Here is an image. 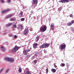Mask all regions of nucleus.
<instances>
[{
	"mask_svg": "<svg viewBox=\"0 0 74 74\" xmlns=\"http://www.w3.org/2000/svg\"><path fill=\"white\" fill-rule=\"evenodd\" d=\"M8 3H10V2H11V0H8Z\"/></svg>",
	"mask_w": 74,
	"mask_h": 74,
	"instance_id": "79ce46f5",
	"label": "nucleus"
},
{
	"mask_svg": "<svg viewBox=\"0 0 74 74\" xmlns=\"http://www.w3.org/2000/svg\"><path fill=\"white\" fill-rule=\"evenodd\" d=\"M52 30H54V28L53 27H51Z\"/></svg>",
	"mask_w": 74,
	"mask_h": 74,
	"instance_id": "37998d69",
	"label": "nucleus"
},
{
	"mask_svg": "<svg viewBox=\"0 0 74 74\" xmlns=\"http://www.w3.org/2000/svg\"><path fill=\"white\" fill-rule=\"evenodd\" d=\"M49 45H50V44L49 43H44L42 45H40L39 48L41 49L46 48H48Z\"/></svg>",
	"mask_w": 74,
	"mask_h": 74,
	"instance_id": "f257e3e1",
	"label": "nucleus"
},
{
	"mask_svg": "<svg viewBox=\"0 0 74 74\" xmlns=\"http://www.w3.org/2000/svg\"><path fill=\"white\" fill-rule=\"evenodd\" d=\"M70 17H71V18H73V14H71L70 15Z\"/></svg>",
	"mask_w": 74,
	"mask_h": 74,
	"instance_id": "2f4dec72",
	"label": "nucleus"
},
{
	"mask_svg": "<svg viewBox=\"0 0 74 74\" xmlns=\"http://www.w3.org/2000/svg\"><path fill=\"white\" fill-rule=\"evenodd\" d=\"M73 23H74V21L73 20L72 21L68 23H67V25L68 26H70L71 25H72V24H73Z\"/></svg>",
	"mask_w": 74,
	"mask_h": 74,
	"instance_id": "9d476101",
	"label": "nucleus"
},
{
	"mask_svg": "<svg viewBox=\"0 0 74 74\" xmlns=\"http://www.w3.org/2000/svg\"><path fill=\"white\" fill-rule=\"evenodd\" d=\"M14 28H16V24H14L13 25V29H14Z\"/></svg>",
	"mask_w": 74,
	"mask_h": 74,
	"instance_id": "a878e982",
	"label": "nucleus"
},
{
	"mask_svg": "<svg viewBox=\"0 0 74 74\" xmlns=\"http://www.w3.org/2000/svg\"><path fill=\"white\" fill-rule=\"evenodd\" d=\"M62 8H58V10H60V11H61V10H62Z\"/></svg>",
	"mask_w": 74,
	"mask_h": 74,
	"instance_id": "4c0bfd02",
	"label": "nucleus"
},
{
	"mask_svg": "<svg viewBox=\"0 0 74 74\" xmlns=\"http://www.w3.org/2000/svg\"><path fill=\"white\" fill-rule=\"evenodd\" d=\"M66 45L64 44L62 45L61 46V49L62 50H63V49H65V48H66Z\"/></svg>",
	"mask_w": 74,
	"mask_h": 74,
	"instance_id": "9b49d317",
	"label": "nucleus"
},
{
	"mask_svg": "<svg viewBox=\"0 0 74 74\" xmlns=\"http://www.w3.org/2000/svg\"><path fill=\"white\" fill-rule=\"evenodd\" d=\"M30 57V55H27L25 56V59H26V60H28V59H29Z\"/></svg>",
	"mask_w": 74,
	"mask_h": 74,
	"instance_id": "dca6fc26",
	"label": "nucleus"
},
{
	"mask_svg": "<svg viewBox=\"0 0 74 74\" xmlns=\"http://www.w3.org/2000/svg\"><path fill=\"white\" fill-rule=\"evenodd\" d=\"M37 62V61L36 60H35L33 62V64L34 65H35V64H36Z\"/></svg>",
	"mask_w": 74,
	"mask_h": 74,
	"instance_id": "6ab92c4d",
	"label": "nucleus"
},
{
	"mask_svg": "<svg viewBox=\"0 0 74 74\" xmlns=\"http://www.w3.org/2000/svg\"><path fill=\"white\" fill-rule=\"evenodd\" d=\"M62 67H64V66H65V64L64 63H62Z\"/></svg>",
	"mask_w": 74,
	"mask_h": 74,
	"instance_id": "7c9ffc66",
	"label": "nucleus"
},
{
	"mask_svg": "<svg viewBox=\"0 0 74 74\" xmlns=\"http://www.w3.org/2000/svg\"><path fill=\"white\" fill-rule=\"evenodd\" d=\"M32 15V14H30V15Z\"/></svg>",
	"mask_w": 74,
	"mask_h": 74,
	"instance_id": "de8ad7c7",
	"label": "nucleus"
},
{
	"mask_svg": "<svg viewBox=\"0 0 74 74\" xmlns=\"http://www.w3.org/2000/svg\"><path fill=\"white\" fill-rule=\"evenodd\" d=\"M1 3H4V0H1Z\"/></svg>",
	"mask_w": 74,
	"mask_h": 74,
	"instance_id": "a19ab883",
	"label": "nucleus"
},
{
	"mask_svg": "<svg viewBox=\"0 0 74 74\" xmlns=\"http://www.w3.org/2000/svg\"><path fill=\"white\" fill-rule=\"evenodd\" d=\"M14 37L15 38H17V36H16V35H15L14 36Z\"/></svg>",
	"mask_w": 74,
	"mask_h": 74,
	"instance_id": "f704fd0d",
	"label": "nucleus"
},
{
	"mask_svg": "<svg viewBox=\"0 0 74 74\" xmlns=\"http://www.w3.org/2000/svg\"><path fill=\"white\" fill-rule=\"evenodd\" d=\"M66 66H69V64L68 63H66Z\"/></svg>",
	"mask_w": 74,
	"mask_h": 74,
	"instance_id": "c03bdc74",
	"label": "nucleus"
},
{
	"mask_svg": "<svg viewBox=\"0 0 74 74\" xmlns=\"http://www.w3.org/2000/svg\"><path fill=\"white\" fill-rule=\"evenodd\" d=\"M26 73L27 74H31V73H30V72L29 71H27Z\"/></svg>",
	"mask_w": 74,
	"mask_h": 74,
	"instance_id": "c756f323",
	"label": "nucleus"
},
{
	"mask_svg": "<svg viewBox=\"0 0 74 74\" xmlns=\"http://www.w3.org/2000/svg\"><path fill=\"white\" fill-rule=\"evenodd\" d=\"M37 45H38V44L37 43H35L34 44H33V47L34 48H35V49L37 47Z\"/></svg>",
	"mask_w": 74,
	"mask_h": 74,
	"instance_id": "2eb2a0df",
	"label": "nucleus"
},
{
	"mask_svg": "<svg viewBox=\"0 0 74 74\" xmlns=\"http://www.w3.org/2000/svg\"><path fill=\"white\" fill-rule=\"evenodd\" d=\"M33 13H34V12L33 11H32L31 12V14H33Z\"/></svg>",
	"mask_w": 74,
	"mask_h": 74,
	"instance_id": "e433bc0d",
	"label": "nucleus"
},
{
	"mask_svg": "<svg viewBox=\"0 0 74 74\" xmlns=\"http://www.w3.org/2000/svg\"><path fill=\"white\" fill-rule=\"evenodd\" d=\"M51 27H55V25L53 23H51Z\"/></svg>",
	"mask_w": 74,
	"mask_h": 74,
	"instance_id": "bb28decb",
	"label": "nucleus"
},
{
	"mask_svg": "<svg viewBox=\"0 0 74 74\" xmlns=\"http://www.w3.org/2000/svg\"><path fill=\"white\" fill-rule=\"evenodd\" d=\"M29 18H30V17H31V16H30V15H29Z\"/></svg>",
	"mask_w": 74,
	"mask_h": 74,
	"instance_id": "a18cd8bd",
	"label": "nucleus"
},
{
	"mask_svg": "<svg viewBox=\"0 0 74 74\" xmlns=\"http://www.w3.org/2000/svg\"><path fill=\"white\" fill-rule=\"evenodd\" d=\"M23 49L24 51H25V50H25V46H23Z\"/></svg>",
	"mask_w": 74,
	"mask_h": 74,
	"instance_id": "58836bf2",
	"label": "nucleus"
},
{
	"mask_svg": "<svg viewBox=\"0 0 74 74\" xmlns=\"http://www.w3.org/2000/svg\"><path fill=\"white\" fill-rule=\"evenodd\" d=\"M18 27L20 29H23V26L22 24L19 25H18Z\"/></svg>",
	"mask_w": 74,
	"mask_h": 74,
	"instance_id": "f8f14e48",
	"label": "nucleus"
},
{
	"mask_svg": "<svg viewBox=\"0 0 74 74\" xmlns=\"http://www.w3.org/2000/svg\"><path fill=\"white\" fill-rule=\"evenodd\" d=\"M19 48L18 47L16 46L15 47L14 49L12 50V52H16V51H18V49H19Z\"/></svg>",
	"mask_w": 74,
	"mask_h": 74,
	"instance_id": "20e7f679",
	"label": "nucleus"
},
{
	"mask_svg": "<svg viewBox=\"0 0 74 74\" xmlns=\"http://www.w3.org/2000/svg\"><path fill=\"white\" fill-rule=\"evenodd\" d=\"M28 33H29V29L27 28L25 29L24 31V33L25 35V36H26V35H27V34H28Z\"/></svg>",
	"mask_w": 74,
	"mask_h": 74,
	"instance_id": "0eeeda50",
	"label": "nucleus"
},
{
	"mask_svg": "<svg viewBox=\"0 0 74 74\" xmlns=\"http://www.w3.org/2000/svg\"><path fill=\"white\" fill-rule=\"evenodd\" d=\"M10 36H13V35H10Z\"/></svg>",
	"mask_w": 74,
	"mask_h": 74,
	"instance_id": "49530a36",
	"label": "nucleus"
},
{
	"mask_svg": "<svg viewBox=\"0 0 74 74\" xmlns=\"http://www.w3.org/2000/svg\"><path fill=\"white\" fill-rule=\"evenodd\" d=\"M51 71H52L53 73H55L56 70V69H51Z\"/></svg>",
	"mask_w": 74,
	"mask_h": 74,
	"instance_id": "412c9836",
	"label": "nucleus"
},
{
	"mask_svg": "<svg viewBox=\"0 0 74 74\" xmlns=\"http://www.w3.org/2000/svg\"><path fill=\"white\" fill-rule=\"evenodd\" d=\"M47 30V26L44 25L42 27H41L40 29V31L42 32H44Z\"/></svg>",
	"mask_w": 74,
	"mask_h": 74,
	"instance_id": "f03ea898",
	"label": "nucleus"
},
{
	"mask_svg": "<svg viewBox=\"0 0 74 74\" xmlns=\"http://www.w3.org/2000/svg\"><path fill=\"white\" fill-rule=\"evenodd\" d=\"M0 48L2 50V51L3 52H4V51H5V48L3 46H1V47H0Z\"/></svg>",
	"mask_w": 74,
	"mask_h": 74,
	"instance_id": "f3484780",
	"label": "nucleus"
},
{
	"mask_svg": "<svg viewBox=\"0 0 74 74\" xmlns=\"http://www.w3.org/2000/svg\"><path fill=\"white\" fill-rule=\"evenodd\" d=\"M10 21H16V19H14L13 18H11L10 19Z\"/></svg>",
	"mask_w": 74,
	"mask_h": 74,
	"instance_id": "b1692460",
	"label": "nucleus"
},
{
	"mask_svg": "<svg viewBox=\"0 0 74 74\" xmlns=\"http://www.w3.org/2000/svg\"><path fill=\"white\" fill-rule=\"evenodd\" d=\"M3 69H0V73H1V72H2V71H3Z\"/></svg>",
	"mask_w": 74,
	"mask_h": 74,
	"instance_id": "473e14b6",
	"label": "nucleus"
},
{
	"mask_svg": "<svg viewBox=\"0 0 74 74\" xmlns=\"http://www.w3.org/2000/svg\"><path fill=\"white\" fill-rule=\"evenodd\" d=\"M8 71H9V69H8V70H7L6 71V73H7V72H8Z\"/></svg>",
	"mask_w": 74,
	"mask_h": 74,
	"instance_id": "ea45409f",
	"label": "nucleus"
},
{
	"mask_svg": "<svg viewBox=\"0 0 74 74\" xmlns=\"http://www.w3.org/2000/svg\"><path fill=\"white\" fill-rule=\"evenodd\" d=\"M59 2L62 3H69V0H61Z\"/></svg>",
	"mask_w": 74,
	"mask_h": 74,
	"instance_id": "6e6552de",
	"label": "nucleus"
},
{
	"mask_svg": "<svg viewBox=\"0 0 74 74\" xmlns=\"http://www.w3.org/2000/svg\"><path fill=\"white\" fill-rule=\"evenodd\" d=\"M44 53H47V51L45 50H44Z\"/></svg>",
	"mask_w": 74,
	"mask_h": 74,
	"instance_id": "72a5a7b5",
	"label": "nucleus"
},
{
	"mask_svg": "<svg viewBox=\"0 0 74 74\" xmlns=\"http://www.w3.org/2000/svg\"><path fill=\"white\" fill-rule=\"evenodd\" d=\"M21 21H25V18H21Z\"/></svg>",
	"mask_w": 74,
	"mask_h": 74,
	"instance_id": "c85d7f7f",
	"label": "nucleus"
},
{
	"mask_svg": "<svg viewBox=\"0 0 74 74\" xmlns=\"http://www.w3.org/2000/svg\"><path fill=\"white\" fill-rule=\"evenodd\" d=\"M54 66L55 67V68H56V67H57V66L56 65V64H54Z\"/></svg>",
	"mask_w": 74,
	"mask_h": 74,
	"instance_id": "c9c22d12",
	"label": "nucleus"
},
{
	"mask_svg": "<svg viewBox=\"0 0 74 74\" xmlns=\"http://www.w3.org/2000/svg\"><path fill=\"white\" fill-rule=\"evenodd\" d=\"M38 54H39V53L38 52H36L34 54V56L32 57L33 59L34 58H36L37 57L38 55Z\"/></svg>",
	"mask_w": 74,
	"mask_h": 74,
	"instance_id": "1a4fd4ad",
	"label": "nucleus"
},
{
	"mask_svg": "<svg viewBox=\"0 0 74 74\" xmlns=\"http://www.w3.org/2000/svg\"><path fill=\"white\" fill-rule=\"evenodd\" d=\"M5 60H7L8 62H14L15 60L14 58H5Z\"/></svg>",
	"mask_w": 74,
	"mask_h": 74,
	"instance_id": "7ed1b4c3",
	"label": "nucleus"
},
{
	"mask_svg": "<svg viewBox=\"0 0 74 74\" xmlns=\"http://www.w3.org/2000/svg\"><path fill=\"white\" fill-rule=\"evenodd\" d=\"M23 16V12H21L19 14H18V17L19 18H21V17H22Z\"/></svg>",
	"mask_w": 74,
	"mask_h": 74,
	"instance_id": "ddd939ff",
	"label": "nucleus"
},
{
	"mask_svg": "<svg viewBox=\"0 0 74 74\" xmlns=\"http://www.w3.org/2000/svg\"><path fill=\"white\" fill-rule=\"evenodd\" d=\"M10 10H11L10 9H7L6 10H3L1 12V13L2 14H5V13H6V12H8V11H9Z\"/></svg>",
	"mask_w": 74,
	"mask_h": 74,
	"instance_id": "39448f33",
	"label": "nucleus"
},
{
	"mask_svg": "<svg viewBox=\"0 0 74 74\" xmlns=\"http://www.w3.org/2000/svg\"><path fill=\"white\" fill-rule=\"evenodd\" d=\"M12 16V14H10L8 15V16H7L6 17V18H10V17H11Z\"/></svg>",
	"mask_w": 74,
	"mask_h": 74,
	"instance_id": "a211bd4d",
	"label": "nucleus"
},
{
	"mask_svg": "<svg viewBox=\"0 0 74 74\" xmlns=\"http://www.w3.org/2000/svg\"><path fill=\"white\" fill-rule=\"evenodd\" d=\"M12 23H9L8 24L6 25L7 27H8V26H11V25H12Z\"/></svg>",
	"mask_w": 74,
	"mask_h": 74,
	"instance_id": "5701e85b",
	"label": "nucleus"
},
{
	"mask_svg": "<svg viewBox=\"0 0 74 74\" xmlns=\"http://www.w3.org/2000/svg\"><path fill=\"white\" fill-rule=\"evenodd\" d=\"M48 69L47 68L46 69V74H48Z\"/></svg>",
	"mask_w": 74,
	"mask_h": 74,
	"instance_id": "cd10ccee",
	"label": "nucleus"
},
{
	"mask_svg": "<svg viewBox=\"0 0 74 74\" xmlns=\"http://www.w3.org/2000/svg\"><path fill=\"white\" fill-rule=\"evenodd\" d=\"M30 51L29 49L24 50L23 51V54H24V55H28V53L27 52H29Z\"/></svg>",
	"mask_w": 74,
	"mask_h": 74,
	"instance_id": "423d86ee",
	"label": "nucleus"
},
{
	"mask_svg": "<svg viewBox=\"0 0 74 74\" xmlns=\"http://www.w3.org/2000/svg\"><path fill=\"white\" fill-rule=\"evenodd\" d=\"M18 71L20 72V73H21L22 72V68L21 67H20L18 69Z\"/></svg>",
	"mask_w": 74,
	"mask_h": 74,
	"instance_id": "393cba45",
	"label": "nucleus"
},
{
	"mask_svg": "<svg viewBox=\"0 0 74 74\" xmlns=\"http://www.w3.org/2000/svg\"><path fill=\"white\" fill-rule=\"evenodd\" d=\"M38 3V1L37 0H33V4H37Z\"/></svg>",
	"mask_w": 74,
	"mask_h": 74,
	"instance_id": "4468645a",
	"label": "nucleus"
},
{
	"mask_svg": "<svg viewBox=\"0 0 74 74\" xmlns=\"http://www.w3.org/2000/svg\"><path fill=\"white\" fill-rule=\"evenodd\" d=\"M39 39H40V36H37L36 38V41H38Z\"/></svg>",
	"mask_w": 74,
	"mask_h": 74,
	"instance_id": "aec40b11",
	"label": "nucleus"
},
{
	"mask_svg": "<svg viewBox=\"0 0 74 74\" xmlns=\"http://www.w3.org/2000/svg\"><path fill=\"white\" fill-rule=\"evenodd\" d=\"M36 4L33 3L32 5V8H35V7H36Z\"/></svg>",
	"mask_w": 74,
	"mask_h": 74,
	"instance_id": "4be33fe9",
	"label": "nucleus"
}]
</instances>
